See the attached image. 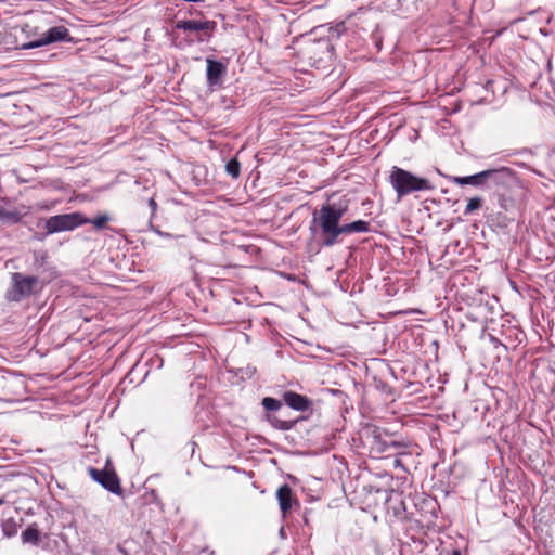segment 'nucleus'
Instances as JSON below:
<instances>
[{"label": "nucleus", "mask_w": 555, "mask_h": 555, "mask_svg": "<svg viewBox=\"0 0 555 555\" xmlns=\"http://www.w3.org/2000/svg\"><path fill=\"white\" fill-rule=\"evenodd\" d=\"M328 197L319 209L312 212L310 230L314 237L322 240V243H336L337 240L356 233L371 232V222L354 220L343 222L345 215L349 211L350 198L341 195L337 199Z\"/></svg>", "instance_id": "nucleus-1"}, {"label": "nucleus", "mask_w": 555, "mask_h": 555, "mask_svg": "<svg viewBox=\"0 0 555 555\" xmlns=\"http://www.w3.org/2000/svg\"><path fill=\"white\" fill-rule=\"evenodd\" d=\"M493 186H495V196L500 208L508 215V219L514 220L526 203L528 189L516 172L508 167L499 168L498 180Z\"/></svg>", "instance_id": "nucleus-2"}, {"label": "nucleus", "mask_w": 555, "mask_h": 555, "mask_svg": "<svg viewBox=\"0 0 555 555\" xmlns=\"http://www.w3.org/2000/svg\"><path fill=\"white\" fill-rule=\"evenodd\" d=\"M48 284L49 276L13 272L11 273L10 287L5 292V299L11 302H21L40 295Z\"/></svg>", "instance_id": "nucleus-3"}, {"label": "nucleus", "mask_w": 555, "mask_h": 555, "mask_svg": "<svg viewBox=\"0 0 555 555\" xmlns=\"http://www.w3.org/2000/svg\"><path fill=\"white\" fill-rule=\"evenodd\" d=\"M389 183L396 191L399 198L413 192L431 190L430 181L425 178L417 177L412 172L393 166L389 175Z\"/></svg>", "instance_id": "nucleus-4"}, {"label": "nucleus", "mask_w": 555, "mask_h": 555, "mask_svg": "<svg viewBox=\"0 0 555 555\" xmlns=\"http://www.w3.org/2000/svg\"><path fill=\"white\" fill-rule=\"evenodd\" d=\"M261 405L267 411L264 421L268 422L273 428L282 431H288L295 428L299 421L307 420V417H299L296 420H281L273 412L279 411L283 405V400L273 397H264L261 400Z\"/></svg>", "instance_id": "nucleus-5"}, {"label": "nucleus", "mask_w": 555, "mask_h": 555, "mask_svg": "<svg viewBox=\"0 0 555 555\" xmlns=\"http://www.w3.org/2000/svg\"><path fill=\"white\" fill-rule=\"evenodd\" d=\"M88 472L91 478L100 483L105 490L116 495L122 494L120 480L109 461L106 462V465L102 469L89 467Z\"/></svg>", "instance_id": "nucleus-6"}, {"label": "nucleus", "mask_w": 555, "mask_h": 555, "mask_svg": "<svg viewBox=\"0 0 555 555\" xmlns=\"http://www.w3.org/2000/svg\"><path fill=\"white\" fill-rule=\"evenodd\" d=\"M70 40L72 38L69 36V30L65 26L60 25L49 28L46 33L37 36L36 38L27 42L21 43L20 48L23 50H29L54 42Z\"/></svg>", "instance_id": "nucleus-7"}, {"label": "nucleus", "mask_w": 555, "mask_h": 555, "mask_svg": "<svg viewBox=\"0 0 555 555\" xmlns=\"http://www.w3.org/2000/svg\"><path fill=\"white\" fill-rule=\"evenodd\" d=\"M85 223H88V218L80 212L56 215L46 221V230L48 233L70 231Z\"/></svg>", "instance_id": "nucleus-8"}, {"label": "nucleus", "mask_w": 555, "mask_h": 555, "mask_svg": "<svg viewBox=\"0 0 555 555\" xmlns=\"http://www.w3.org/2000/svg\"><path fill=\"white\" fill-rule=\"evenodd\" d=\"M176 28L183 31L197 33V41L207 42L212 37L217 23L215 21L182 20L176 23Z\"/></svg>", "instance_id": "nucleus-9"}, {"label": "nucleus", "mask_w": 555, "mask_h": 555, "mask_svg": "<svg viewBox=\"0 0 555 555\" xmlns=\"http://www.w3.org/2000/svg\"><path fill=\"white\" fill-rule=\"evenodd\" d=\"M388 436L384 434L378 427H374L366 434V442L370 446V452L376 455L390 451L391 449L398 450L402 443L395 440L387 439Z\"/></svg>", "instance_id": "nucleus-10"}, {"label": "nucleus", "mask_w": 555, "mask_h": 555, "mask_svg": "<svg viewBox=\"0 0 555 555\" xmlns=\"http://www.w3.org/2000/svg\"><path fill=\"white\" fill-rule=\"evenodd\" d=\"M30 267L38 276H49V283L57 278L59 273L53 266L48 253L43 249H35L31 255Z\"/></svg>", "instance_id": "nucleus-11"}, {"label": "nucleus", "mask_w": 555, "mask_h": 555, "mask_svg": "<svg viewBox=\"0 0 555 555\" xmlns=\"http://www.w3.org/2000/svg\"><path fill=\"white\" fill-rule=\"evenodd\" d=\"M499 176V168L496 169H488L480 171L478 173L472 175V176H465V177H453V181L459 185H475L480 186L486 184L487 182H490L492 185L494 184L495 180H498Z\"/></svg>", "instance_id": "nucleus-12"}, {"label": "nucleus", "mask_w": 555, "mask_h": 555, "mask_svg": "<svg viewBox=\"0 0 555 555\" xmlns=\"http://www.w3.org/2000/svg\"><path fill=\"white\" fill-rule=\"evenodd\" d=\"M206 78L209 88L221 87L227 75V65L211 57L206 59Z\"/></svg>", "instance_id": "nucleus-13"}, {"label": "nucleus", "mask_w": 555, "mask_h": 555, "mask_svg": "<svg viewBox=\"0 0 555 555\" xmlns=\"http://www.w3.org/2000/svg\"><path fill=\"white\" fill-rule=\"evenodd\" d=\"M282 399L288 408L298 412H306L312 408V401L307 396L293 390L284 391Z\"/></svg>", "instance_id": "nucleus-14"}, {"label": "nucleus", "mask_w": 555, "mask_h": 555, "mask_svg": "<svg viewBox=\"0 0 555 555\" xmlns=\"http://www.w3.org/2000/svg\"><path fill=\"white\" fill-rule=\"evenodd\" d=\"M276 498L282 514L285 516L291 511L293 504V491L292 488L284 483L276 491Z\"/></svg>", "instance_id": "nucleus-15"}, {"label": "nucleus", "mask_w": 555, "mask_h": 555, "mask_svg": "<svg viewBox=\"0 0 555 555\" xmlns=\"http://www.w3.org/2000/svg\"><path fill=\"white\" fill-rule=\"evenodd\" d=\"M438 247V251L441 253L440 260L441 264L446 268L453 267L459 263V260L455 258V254L457 253V247L460 245H436Z\"/></svg>", "instance_id": "nucleus-16"}, {"label": "nucleus", "mask_w": 555, "mask_h": 555, "mask_svg": "<svg viewBox=\"0 0 555 555\" xmlns=\"http://www.w3.org/2000/svg\"><path fill=\"white\" fill-rule=\"evenodd\" d=\"M366 10L364 8H359L357 11L350 13L346 21L337 23L335 26L330 28V33L332 37L339 38L347 31L346 22L351 21L352 18L358 17L359 15L365 14Z\"/></svg>", "instance_id": "nucleus-17"}, {"label": "nucleus", "mask_w": 555, "mask_h": 555, "mask_svg": "<svg viewBox=\"0 0 555 555\" xmlns=\"http://www.w3.org/2000/svg\"><path fill=\"white\" fill-rule=\"evenodd\" d=\"M22 541L23 543H28L33 545H38L40 542V532L36 526V524H33L28 526L23 532H22Z\"/></svg>", "instance_id": "nucleus-18"}, {"label": "nucleus", "mask_w": 555, "mask_h": 555, "mask_svg": "<svg viewBox=\"0 0 555 555\" xmlns=\"http://www.w3.org/2000/svg\"><path fill=\"white\" fill-rule=\"evenodd\" d=\"M22 217L23 214L20 210H8L4 207L0 206V221L17 223L21 221Z\"/></svg>", "instance_id": "nucleus-19"}, {"label": "nucleus", "mask_w": 555, "mask_h": 555, "mask_svg": "<svg viewBox=\"0 0 555 555\" xmlns=\"http://www.w3.org/2000/svg\"><path fill=\"white\" fill-rule=\"evenodd\" d=\"M1 528L4 537L13 538L17 534L21 524H18L14 518H8L3 520Z\"/></svg>", "instance_id": "nucleus-20"}, {"label": "nucleus", "mask_w": 555, "mask_h": 555, "mask_svg": "<svg viewBox=\"0 0 555 555\" xmlns=\"http://www.w3.org/2000/svg\"><path fill=\"white\" fill-rule=\"evenodd\" d=\"M111 217L107 214H104L95 217L94 219H88V223H91L95 230H102L107 229V223Z\"/></svg>", "instance_id": "nucleus-21"}, {"label": "nucleus", "mask_w": 555, "mask_h": 555, "mask_svg": "<svg viewBox=\"0 0 555 555\" xmlns=\"http://www.w3.org/2000/svg\"><path fill=\"white\" fill-rule=\"evenodd\" d=\"M225 171L232 178H238L241 173V164L238 163L237 159L233 158L227 163Z\"/></svg>", "instance_id": "nucleus-22"}, {"label": "nucleus", "mask_w": 555, "mask_h": 555, "mask_svg": "<svg viewBox=\"0 0 555 555\" xmlns=\"http://www.w3.org/2000/svg\"><path fill=\"white\" fill-rule=\"evenodd\" d=\"M482 203H483V199L481 197L470 198L465 207L464 215L468 216V215H472L475 210L480 209L482 206Z\"/></svg>", "instance_id": "nucleus-23"}, {"label": "nucleus", "mask_w": 555, "mask_h": 555, "mask_svg": "<svg viewBox=\"0 0 555 555\" xmlns=\"http://www.w3.org/2000/svg\"><path fill=\"white\" fill-rule=\"evenodd\" d=\"M331 49H332V46L330 44V42H327V41H319V42L312 44L309 48V52L313 53L314 55H317L320 52L321 53H328Z\"/></svg>", "instance_id": "nucleus-24"}, {"label": "nucleus", "mask_w": 555, "mask_h": 555, "mask_svg": "<svg viewBox=\"0 0 555 555\" xmlns=\"http://www.w3.org/2000/svg\"><path fill=\"white\" fill-rule=\"evenodd\" d=\"M220 102H221V106L224 109H231L235 105L234 100H232L231 98H227V96H221Z\"/></svg>", "instance_id": "nucleus-25"}, {"label": "nucleus", "mask_w": 555, "mask_h": 555, "mask_svg": "<svg viewBox=\"0 0 555 555\" xmlns=\"http://www.w3.org/2000/svg\"><path fill=\"white\" fill-rule=\"evenodd\" d=\"M238 248L244 251V253H247V254H250V253H258L260 249L257 248L256 245H246V244H243V245H238Z\"/></svg>", "instance_id": "nucleus-26"}, {"label": "nucleus", "mask_w": 555, "mask_h": 555, "mask_svg": "<svg viewBox=\"0 0 555 555\" xmlns=\"http://www.w3.org/2000/svg\"><path fill=\"white\" fill-rule=\"evenodd\" d=\"M393 466L395 467H400L403 472H406V468L405 466L403 465L402 461L400 457H396L393 459Z\"/></svg>", "instance_id": "nucleus-27"}, {"label": "nucleus", "mask_w": 555, "mask_h": 555, "mask_svg": "<svg viewBox=\"0 0 555 555\" xmlns=\"http://www.w3.org/2000/svg\"><path fill=\"white\" fill-rule=\"evenodd\" d=\"M149 206L152 210V214H154L156 211V208H157V203L155 202L154 198H150L149 199Z\"/></svg>", "instance_id": "nucleus-28"}, {"label": "nucleus", "mask_w": 555, "mask_h": 555, "mask_svg": "<svg viewBox=\"0 0 555 555\" xmlns=\"http://www.w3.org/2000/svg\"><path fill=\"white\" fill-rule=\"evenodd\" d=\"M280 275L285 278L288 281H295L296 280L295 275H292V274H288V273L280 272Z\"/></svg>", "instance_id": "nucleus-29"}, {"label": "nucleus", "mask_w": 555, "mask_h": 555, "mask_svg": "<svg viewBox=\"0 0 555 555\" xmlns=\"http://www.w3.org/2000/svg\"><path fill=\"white\" fill-rule=\"evenodd\" d=\"M116 235H117L118 237H113L114 240H118V241H120V240H124V238H125V235H124L122 233L116 232Z\"/></svg>", "instance_id": "nucleus-30"}, {"label": "nucleus", "mask_w": 555, "mask_h": 555, "mask_svg": "<svg viewBox=\"0 0 555 555\" xmlns=\"http://www.w3.org/2000/svg\"><path fill=\"white\" fill-rule=\"evenodd\" d=\"M451 555H462V552L459 548H454L452 550Z\"/></svg>", "instance_id": "nucleus-31"}, {"label": "nucleus", "mask_w": 555, "mask_h": 555, "mask_svg": "<svg viewBox=\"0 0 555 555\" xmlns=\"http://www.w3.org/2000/svg\"><path fill=\"white\" fill-rule=\"evenodd\" d=\"M156 361H158V362H159V365H158V367H160V366L163 365V359H160V358H157V359H156Z\"/></svg>", "instance_id": "nucleus-32"}, {"label": "nucleus", "mask_w": 555, "mask_h": 555, "mask_svg": "<svg viewBox=\"0 0 555 555\" xmlns=\"http://www.w3.org/2000/svg\"><path fill=\"white\" fill-rule=\"evenodd\" d=\"M4 503V499L0 498V506Z\"/></svg>", "instance_id": "nucleus-33"}, {"label": "nucleus", "mask_w": 555, "mask_h": 555, "mask_svg": "<svg viewBox=\"0 0 555 555\" xmlns=\"http://www.w3.org/2000/svg\"><path fill=\"white\" fill-rule=\"evenodd\" d=\"M280 534H281V535H283V534H284V529H283V528L280 530Z\"/></svg>", "instance_id": "nucleus-34"}]
</instances>
